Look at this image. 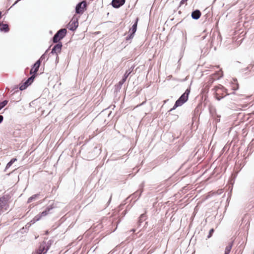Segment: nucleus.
Listing matches in <instances>:
<instances>
[{"label": "nucleus", "mask_w": 254, "mask_h": 254, "mask_svg": "<svg viewBox=\"0 0 254 254\" xmlns=\"http://www.w3.org/2000/svg\"><path fill=\"white\" fill-rule=\"evenodd\" d=\"M147 219V216L145 213H143L140 215L138 218L137 222L138 226H140L141 223Z\"/></svg>", "instance_id": "obj_15"}, {"label": "nucleus", "mask_w": 254, "mask_h": 254, "mask_svg": "<svg viewBox=\"0 0 254 254\" xmlns=\"http://www.w3.org/2000/svg\"><path fill=\"white\" fill-rule=\"evenodd\" d=\"M214 232V229L213 228H212L210 230V231L209 232V234L207 237L208 239H209L212 236Z\"/></svg>", "instance_id": "obj_27"}, {"label": "nucleus", "mask_w": 254, "mask_h": 254, "mask_svg": "<svg viewBox=\"0 0 254 254\" xmlns=\"http://www.w3.org/2000/svg\"><path fill=\"white\" fill-rule=\"evenodd\" d=\"M134 67V66H131L127 70L123 76V77L127 79L129 74L132 72Z\"/></svg>", "instance_id": "obj_18"}, {"label": "nucleus", "mask_w": 254, "mask_h": 254, "mask_svg": "<svg viewBox=\"0 0 254 254\" xmlns=\"http://www.w3.org/2000/svg\"><path fill=\"white\" fill-rule=\"evenodd\" d=\"M131 231H132V232H134V231H135V230H134V229H132V230H131Z\"/></svg>", "instance_id": "obj_41"}, {"label": "nucleus", "mask_w": 254, "mask_h": 254, "mask_svg": "<svg viewBox=\"0 0 254 254\" xmlns=\"http://www.w3.org/2000/svg\"><path fill=\"white\" fill-rule=\"evenodd\" d=\"M68 25V29L71 31H74L78 26V18L74 15Z\"/></svg>", "instance_id": "obj_9"}, {"label": "nucleus", "mask_w": 254, "mask_h": 254, "mask_svg": "<svg viewBox=\"0 0 254 254\" xmlns=\"http://www.w3.org/2000/svg\"><path fill=\"white\" fill-rule=\"evenodd\" d=\"M51 52L49 53V55H58L59 54L61 53L62 49L63 47V44L61 42H59V43H56Z\"/></svg>", "instance_id": "obj_10"}, {"label": "nucleus", "mask_w": 254, "mask_h": 254, "mask_svg": "<svg viewBox=\"0 0 254 254\" xmlns=\"http://www.w3.org/2000/svg\"><path fill=\"white\" fill-rule=\"evenodd\" d=\"M221 41L222 37L221 35L218 33L214 32L211 37V46H213L216 44L218 45L219 43H221Z\"/></svg>", "instance_id": "obj_7"}, {"label": "nucleus", "mask_w": 254, "mask_h": 254, "mask_svg": "<svg viewBox=\"0 0 254 254\" xmlns=\"http://www.w3.org/2000/svg\"><path fill=\"white\" fill-rule=\"evenodd\" d=\"M146 101H145L144 102H142L141 104H140V105H139L138 106H140L143 104H144L145 103Z\"/></svg>", "instance_id": "obj_40"}, {"label": "nucleus", "mask_w": 254, "mask_h": 254, "mask_svg": "<svg viewBox=\"0 0 254 254\" xmlns=\"http://www.w3.org/2000/svg\"><path fill=\"white\" fill-rule=\"evenodd\" d=\"M125 2L126 0H112L111 4L114 8H119L123 5Z\"/></svg>", "instance_id": "obj_12"}, {"label": "nucleus", "mask_w": 254, "mask_h": 254, "mask_svg": "<svg viewBox=\"0 0 254 254\" xmlns=\"http://www.w3.org/2000/svg\"><path fill=\"white\" fill-rule=\"evenodd\" d=\"M35 76L31 75L28 77L26 81L24 82L21 85H20L19 88L20 91H23L26 89L29 85H30L34 81Z\"/></svg>", "instance_id": "obj_8"}, {"label": "nucleus", "mask_w": 254, "mask_h": 254, "mask_svg": "<svg viewBox=\"0 0 254 254\" xmlns=\"http://www.w3.org/2000/svg\"><path fill=\"white\" fill-rule=\"evenodd\" d=\"M67 30L65 28H62L58 30L52 38L53 43H59L66 35Z\"/></svg>", "instance_id": "obj_4"}, {"label": "nucleus", "mask_w": 254, "mask_h": 254, "mask_svg": "<svg viewBox=\"0 0 254 254\" xmlns=\"http://www.w3.org/2000/svg\"><path fill=\"white\" fill-rule=\"evenodd\" d=\"M221 116L217 115L215 119V121L216 123H219L220 121Z\"/></svg>", "instance_id": "obj_33"}, {"label": "nucleus", "mask_w": 254, "mask_h": 254, "mask_svg": "<svg viewBox=\"0 0 254 254\" xmlns=\"http://www.w3.org/2000/svg\"><path fill=\"white\" fill-rule=\"evenodd\" d=\"M53 208V204L48 205L43 211L36 215L33 219L31 220V222L32 224H34L35 222L39 221L42 217L48 215L50 213V211Z\"/></svg>", "instance_id": "obj_3"}, {"label": "nucleus", "mask_w": 254, "mask_h": 254, "mask_svg": "<svg viewBox=\"0 0 254 254\" xmlns=\"http://www.w3.org/2000/svg\"><path fill=\"white\" fill-rule=\"evenodd\" d=\"M201 15V13L199 9H195L192 11L191 14V18L194 20L198 19Z\"/></svg>", "instance_id": "obj_13"}, {"label": "nucleus", "mask_w": 254, "mask_h": 254, "mask_svg": "<svg viewBox=\"0 0 254 254\" xmlns=\"http://www.w3.org/2000/svg\"><path fill=\"white\" fill-rule=\"evenodd\" d=\"M190 88H187L185 91V92L175 102L174 106L168 111V112H170L174 110L177 107L181 106L185 103H186L188 100L189 95L190 93Z\"/></svg>", "instance_id": "obj_2"}, {"label": "nucleus", "mask_w": 254, "mask_h": 254, "mask_svg": "<svg viewBox=\"0 0 254 254\" xmlns=\"http://www.w3.org/2000/svg\"><path fill=\"white\" fill-rule=\"evenodd\" d=\"M122 86L121 85H118V84H116L114 86V93H118L120 92Z\"/></svg>", "instance_id": "obj_22"}, {"label": "nucleus", "mask_w": 254, "mask_h": 254, "mask_svg": "<svg viewBox=\"0 0 254 254\" xmlns=\"http://www.w3.org/2000/svg\"><path fill=\"white\" fill-rule=\"evenodd\" d=\"M143 187H144V182H142V183L140 186V189L132 194V198H133V197L135 198L137 196V199H138V198L140 196L142 192H143Z\"/></svg>", "instance_id": "obj_14"}, {"label": "nucleus", "mask_w": 254, "mask_h": 254, "mask_svg": "<svg viewBox=\"0 0 254 254\" xmlns=\"http://www.w3.org/2000/svg\"><path fill=\"white\" fill-rule=\"evenodd\" d=\"M7 103V101L5 100L1 103H0V110L3 108Z\"/></svg>", "instance_id": "obj_26"}, {"label": "nucleus", "mask_w": 254, "mask_h": 254, "mask_svg": "<svg viewBox=\"0 0 254 254\" xmlns=\"http://www.w3.org/2000/svg\"><path fill=\"white\" fill-rule=\"evenodd\" d=\"M50 242V241H48L47 244L43 242L40 245L39 249L33 254H45L50 247V244H49Z\"/></svg>", "instance_id": "obj_6"}, {"label": "nucleus", "mask_w": 254, "mask_h": 254, "mask_svg": "<svg viewBox=\"0 0 254 254\" xmlns=\"http://www.w3.org/2000/svg\"><path fill=\"white\" fill-rule=\"evenodd\" d=\"M134 34H135L134 33L129 32V34L126 37V40L128 41L132 39L133 38Z\"/></svg>", "instance_id": "obj_25"}, {"label": "nucleus", "mask_w": 254, "mask_h": 254, "mask_svg": "<svg viewBox=\"0 0 254 254\" xmlns=\"http://www.w3.org/2000/svg\"><path fill=\"white\" fill-rule=\"evenodd\" d=\"M212 90L214 91V94L216 99H217L218 101H220L227 95L233 96L235 94L234 92L231 94L228 93V90L221 84L215 86L214 88L212 89Z\"/></svg>", "instance_id": "obj_1"}, {"label": "nucleus", "mask_w": 254, "mask_h": 254, "mask_svg": "<svg viewBox=\"0 0 254 254\" xmlns=\"http://www.w3.org/2000/svg\"><path fill=\"white\" fill-rule=\"evenodd\" d=\"M233 245V242H231L229 243L228 245L226 246L225 249V253L224 254H229L230 253L231 250L232 248Z\"/></svg>", "instance_id": "obj_19"}, {"label": "nucleus", "mask_w": 254, "mask_h": 254, "mask_svg": "<svg viewBox=\"0 0 254 254\" xmlns=\"http://www.w3.org/2000/svg\"><path fill=\"white\" fill-rule=\"evenodd\" d=\"M0 30L2 31L8 32L9 30L8 25L7 24H2L0 27Z\"/></svg>", "instance_id": "obj_20"}, {"label": "nucleus", "mask_w": 254, "mask_h": 254, "mask_svg": "<svg viewBox=\"0 0 254 254\" xmlns=\"http://www.w3.org/2000/svg\"><path fill=\"white\" fill-rule=\"evenodd\" d=\"M217 74H218V76L216 77V78L217 79H219L220 78L223 77V72H222V71L221 70L220 71H219L217 73Z\"/></svg>", "instance_id": "obj_30"}, {"label": "nucleus", "mask_w": 254, "mask_h": 254, "mask_svg": "<svg viewBox=\"0 0 254 254\" xmlns=\"http://www.w3.org/2000/svg\"><path fill=\"white\" fill-rule=\"evenodd\" d=\"M39 195V194H35L33 195H32L31 197H30L27 200V203H30L33 200L36 199V197H37Z\"/></svg>", "instance_id": "obj_21"}, {"label": "nucleus", "mask_w": 254, "mask_h": 254, "mask_svg": "<svg viewBox=\"0 0 254 254\" xmlns=\"http://www.w3.org/2000/svg\"><path fill=\"white\" fill-rule=\"evenodd\" d=\"M27 231H25L24 227L20 229V230L18 231H17V234L20 233L21 234H24V233H27Z\"/></svg>", "instance_id": "obj_32"}, {"label": "nucleus", "mask_w": 254, "mask_h": 254, "mask_svg": "<svg viewBox=\"0 0 254 254\" xmlns=\"http://www.w3.org/2000/svg\"><path fill=\"white\" fill-rule=\"evenodd\" d=\"M126 79L123 77V78L121 80H120L119 83H118V85H121L122 86L123 84L126 82Z\"/></svg>", "instance_id": "obj_28"}, {"label": "nucleus", "mask_w": 254, "mask_h": 254, "mask_svg": "<svg viewBox=\"0 0 254 254\" xmlns=\"http://www.w3.org/2000/svg\"><path fill=\"white\" fill-rule=\"evenodd\" d=\"M207 51H208L207 49H205L204 48H203V49L201 50V53H203L204 52V54L205 53L207 52Z\"/></svg>", "instance_id": "obj_37"}, {"label": "nucleus", "mask_w": 254, "mask_h": 254, "mask_svg": "<svg viewBox=\"0 0 254 254\" xmlns=\"http://www.w3.org/2000/svg\"><path fill=\"white\" fill-rule=\"evenodd\" d=\"M56 55V63H59V57L58 55Z\"/></svg>", "instance_id": "obj_38"}, {"label": "nucleus", "mask_w": 254, "mask_h": 254, "mask_svg": "<svg viewBox=\"0 0 254 254\" xmlns=\"http://www.w3.org/2000/svg\"><path fill=\"white\" fill-rule=\"evenodd\" d=\"M138 18H137L135 20V22L132 25L131 28L129 29V32H131L132 33L135 34L137 30V22H138Z\"/></svg>", "instance_id": "obj_16"}, {"label": "nucleus", "mask_w": 254, "mask_h": 254, "mask_svg": "<svg viewBox=\"0 0 254 254\" xmlns=\"http://www.w3.org/2000/svg\"><path fill=\"white\" fill-rule=\"evenodd\" d=\"M215 80V78L213 77H210L209 78V80L207 82V85H206V87H209V86L213 83L214 81Z\"/></svg>", "instance_id": "obj_24"}, {"label": "nucleus", "mask_w": 254, "mask_h": 254, "mask_svg": "<svg viewBox=\"0 0 254 254\" xmlns=\"http://www.w3.org/2000/svg\"><path fill=\"white\" fill-rule=\"evenodd\" d=\"M24 111V108L23 106H21V108L19 109V111L18 112L23 113Z\"/></svg>", "instance_id": "obj_34"}, {"label": "nucleus", "mask_w": 254, "mask_h": 254, "mask_svg": "<svg viewBox=\"0 0 254 254\" xmlns=\"http://www.w3.org/2000/svg\"><path fill=\"white\" fill-rule=\"evenodd\" d=\"M87 7V2L85 0H83L78 2L75 6V13L77 14L81 15L84 11L86 10Z\"/></svg>", "instance_id": "obj_5"}, {"label": "nucleus", "mask_w": 254, "mask_h": 254, "mask_svg": "<svg viewBox=\"0 0 254 254\" xmlns=\"http://www.w3.org/2000/svg\"><path fill=\"white\" fill-rule=\"evenodd\" d=\"M112 194H111L110 195V197L109 198V199L107 202V206L109 205V204L110 203L111 201V200H112Z\"/></svg>", "instance_id": "obj_35"}, {"label": "nucleus", "mask_w": 254, "mask_h": 254, "mask_svg": "<svg viewBox=\"0 0 254 254\" xmlns=\"http://www.w3.org/2000/svg\"><path fill=\"white\" fill-rule=\"evenodd\" d=\"M41 63L40 61H37L32 65L30 71V74L31 75H34L35 78L37 75V72L39 70Z\"/></svg>", "instance_id": "obj_11"}, {"label": "nucleus", "mask_w": 254, "mask_h": 254, "mask_svg": "<svg viewBox=\"0 0 254 254\" xmlns=\"http://www.w3.org/2000/svg\"><path fill=\"white\" fill-rule=\"evenodd\" d=\"M49 50V48L46 50V51L45 52V53L40 57V58L37 60L40 61V62L42 63V62L43 61L44 64H45L46 61H45V59L46 57L47 53H48V51ZM48 58L47 59L46 61L48 60Z\"/></svg>", "instance_id": "obj_17"}, {"label": "nucleus", "mask_w": 254, "mask_h": 254, "mask_svg": "<svg viewBox=\"0 0 254 254\" xmlns=\"http://www.w3.org/2000/svg\"><path fill=\"white\" fill-rule=\"evenodd\" d=\"M188 1V0H181V1H180V6L184 4L185 2H187Z\"/></svg>", "instance_id": "obj_36"}, {"label": "nucleus", "mask_w": 254, "mask_h": 254, "mask_svg": "<svg viewBox=\"0 0 254 254\" xmlns=\"http://www.w3.org/2000/svg\"><path fill=\"white\" fill-rule=\"evenodd\" d=\"M3 120V116L1 115H0V123Z\"/></svg>", "instance_id": "obj_39"}, {"label": "nucleus", "mask_w": 254, "mask_h": 254, "mask_svg": "<svg viewBox=\"0 0 254 254\" xmlns=\"http://www.w3.org/2000/svg\"><path fill=\"white\" fill-rule=\"evenodd\" d=\"M31 224H33L31 222L30 223H27L24 227L25 231H28L29 227L31 226Z\"/></svg>", "instance_id": "obj_29"}, {"label": "nucleus", "mask_w": 254, "mask_h": 254, "mask_svg": "<svg viewBox=\"0 0 254 254\" xmlns=\"http://www.w3.org/2000/svg\"><path fill=\"white\" fill-rule=\"evenodd\" d=\"M16 159H12L9 162H8L6 165V168L9 167L15 161Z\"/></svg>", "instance_id": "obj_31"}, {"label": "nucleus", "mask_w": 254, "mask_h": 254, "mask_svg": "<svg viewBox=\"0 0 254 254\" xmlns=\"http://www.w3.org/2000/svg\"><path fill=\"white\" fill-rule=\"evenodd\" d=\"M254 66L253 63H251L247 67L242 69L241 70L243 72L247 71V70H250V68H252Z\"/></svg>", "instance_id": "obj_23"}]
</instances>
